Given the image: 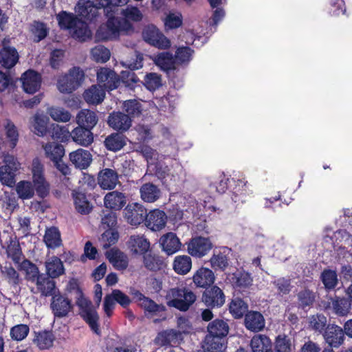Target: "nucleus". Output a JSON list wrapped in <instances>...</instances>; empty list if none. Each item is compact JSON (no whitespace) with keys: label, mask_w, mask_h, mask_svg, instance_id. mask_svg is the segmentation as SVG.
I'll list each match as a JSON object with an SVG mask.
<instances>
[{"label":"nucleus","mask_w":352,"mask_h":352,"mask_svg":"<svg viewBox=\"0 0 352 352\" xmlns=\"http://www.w3.org/2000/svg\"><path fill=\"white\" fill-rule=\"evenodd\" d=\"M167 305L179 311H186L195 302V294L186 288H172L166 296Z\"/></svg>","instance_id":"nucleus-1"},{"label":"nucleus","mask_w":352,"mask_h":352,"mask_svg":"<svg viewBox=\"0 0 352 352\" xmlns=\"http://www.w3.org/2000/svg\"><path fill=\"white\" fill-rule=\"evenodd\" d=\"M85 73L79 67H73L68 73L61 76L57 82V87L60 93L71 94L82 83Z\"/></svg>","instance_id":"nucleus-2"},{"label":"nucleus","mask_w":352,"mask_h":352,"mask_svg":"<svg viewBox=\"0 0 352 352\" xmlns=\"http://www.w3.org/2000/svg\"><path fill=\"white\" fill-rule=\"evenodd\" d=\"M144 41L152 47L161 50H168L171 47L170 40L155 25L146 26L142 31Z\"/></svg>","instance_id":"nucleus-3"},{"label":"nucleus","mask_w":352,"mask_h":352,"mask_svg":"<svg viewBox=\"0 0 352 352\" xmlns=\"http://www.w3.org/2000/svg\"><path fill=\"white\" fill-rule=\"evenodd\" d=\"M32 183L37 195L43 199L50 193V184L44 174V166L38 158L32 161Z\"/></svg>","instance_id":"nucleus-4"},{"label":"nucleus","mask_w":352,"mask_h":352,"mask_svg":"<svg viewBox=\"0 0 352 352\" xmlns=\"http://www.w3.org/2000/svg\"><path fill=\"white\" fill-rule=\"evenodd\" d=\"M143 60L142 54L140 53L136 54L135 58L131 60L128 65L129 70L121 72L120 82L130 90H134L135 87H140L142 83L133 70L142 67Z\"/></svg>","instance_id":"nucleus-5"},{"label":"nucleus","mask_w":352,"mask_h":352,"mask_svg":"<svg viewBox=\"0 0 352 352\" xmlns=\"http://www.w3.org/2000/svg\"><path fill=\"white\" fill-rule=\"evenodd\" d=\"M133 299L144 311L145 316L152 318L159 316L166 309L163 304H157L149 297L146 296L139 290H134L132 293Z\"/></svg>","instance_id":"nucleus-6"},{"label":"nucleus","mask_w":352,"mask_h":352,"mask_svg":"<svg viewBox=\"0 0 352 352\" xmlns=\"http://www.w3.org/2000/svg\"><path fill=\"white\" fill-rule=\"evenodd\" d=\"M77 306L79 308L80 316L88 324L91 331L97 335H100L99 316L91 301L86 299L82 302L80 301Z\"/></svg>","instance_id":"nucleus-7"},{"label":"nucleus","mask_w":352,"mask_h":352,"mask_svg":"<svg viewBox=\"0 0 352 352\" xmlns=\"http://www.w3.org/2000/svg\"><path fill=\"white\" fill-rule=\"evenodd\" d=\"M186 245L188 254L196 258H203L213 248L210 239L201 236L192 237Z\"/></svg>","instance_id":"nucleus-8"},{"label":"nucleus","mask_w":352,"mask_h":352,"mask_svg":"<svg viewBox=\"0 0 352 352\" xmlns=\"http://www.w3.org/2000/svg\"><path fill=\"white\" fill-rule=\"evenodd\" d=\"M98 85L107 91L117 89L120 84V76L109 67H101L97 69Z\"/></svg>","instance_id":"nucleus-9"},{"label":"nucleus","mask_w":352,"mask_h":352,"mask_svg":"<svg viewBox=\"0 0 352 352\" xmlns=\"http://www.w3.org/2000/svg\"><path fill=\"white\" fill-rule=\"evenodd\" d=\"M201 301L208 308H220L226 302V295L219 287L212 285L205 289L201 295Z\"/></svg>","instance_id":"nucleus-10"},{"label":"nucleus","mask_w":352,"mask_h":352,"mask_svg":"<svg viewBox=\"0 0 352 352\" xmlns=\"http://www.w3.org/2000/svg\"><path fill=\"white\" fill-rule=\"evenodd\" d=\"M52 296L50 308L54 317L61 318L67 316L73 309L72 300L66 296V294L60 292L54 293Z\"/></svg>","instance_id":"nucleus-11"},{"label":"nucleus","mask_w":352,"mask_h":352,"mask_svg":"<svg viewBox=\"0 0 352 352\" xmlns=\"http://www.w3.org/2000/svg\"><path fill=\"white\" fill-rule=\"evenodd\" d=\"M183 340L181 331L168 329L158 332L155 338V343L160 346H175L180 344Z\"/></svg>","instance_id":"nucleus-12"},{"label":"nucleus","mask_w":352,"mask_h":352,"mask_svg":"<svg viewBox=\"0 0 352 352\" xmlns=\"http://www.w3.org/2000/svg\"><path fill=\"white\" fill-rule=\"evenodd\" d=\"M146 215V208L139 203L129 204L124 208V217L132 226H138L145 222Z\"/></svg>","instance_id":"nucleus-13"},{"label":"nucleus","mask_w":352,"mask_h":352,"mask_svg":"<svg viewBox=\"0 0 352 352\" xmlns=\"http://www.w3.org/2000/svg\"><path fill=\"white\" fill-rule=\"evenodd\" d=\"M19 166V164L14 161L13 157L6 160V164L0 167V181L3 185L8 187L15 185V176Z\"/></svg>","instance_id":"nucleus-14"},{"label":"nucleus","mask_w":352,"mask_h":352,"mask_svg":"<svg viewBox=\"0 0 352 352\" xmlns=\"http://www.w3.org/2000/svg\"><path fill=\"white\" fill-rule=\"evenodd\" d=\"M192 280L196 287L206 289L214 285L216 276L212 269L201 266L194 272Z\"/></svg>","instance_id":"nucleus-15"},{"label":"nucleus","mask_w":352,"mask_h":352,"mask_svg":"<svg viewBox=\"0 0 352 352\" xmlns=\"http://www.w3.org/2000/svg\"><path fill=\"white\" fill-rule=\"evenodd\" d=\"M21 80L23 91L27 94H34L39 90L42 79L38 72L28 69L22 74Z\"/></svg>","instance_id":"nucleus-16"},{"label":"nucleus","mask_w":352,"mask_h":352,"mask_svg":"<svg viewBox=\"0 0 352 352\" xmlns=\"http://www.w3.org/2000/svg\"><path fill=\"white\" fill-rule=\"evenodd\" d=\"M228 280L232 287L237 290H245L248 289L253 283L252 275L243 270H237L236 272L229 274Z\"/></svg>","instance_id":"nucleus-17"},{"label":"nucleus","mask_w":352,"mask_h":352,"mask_svg":"<svg viewBox=\"0 0 352 352\" xmlns=\"http://www.w3.org/2000/svg\"><path fill=\"white\" fill-rule=\"evenodd\" d=\"M107 124L113 129L122 133L129 129L132 120L129 115L123 112L113 111L108 116Z\"/></svg>","instance_id":"nucleus-18"},{"label":"nucleus","mask_w":352,"mask_h":352,"mask_svg":"<svg viewBox=\"0 0 352 352\" xmlns=\"http://www.w3.org/2000/svg\"><path fill=\"white\" fill-rule=\"evenodd\" d=\"M326 342L331 348L339 347L344 340V330L336 324H328L323 333Z\"/></svg>","instance_id":"nucleus-19"},{"label":"nucleus","mask_w":352,"mask_h":352,"mask_svg":"<svg viewBox=\"0 0 352 352\" xmlns=\"http://www.w3.org/2000/svg\"><path fill=\"white\" fill-rule=\"evenodd\" d=\"M244 326L248 330L254 333L261 331L265 327V318L260 311L249 310L245 314Z\"/></svg>","instance_id":"nucleus-20"},{"label":"nucleus","mask_w":352,"mask_h":352,"mask_svg":"<svg viewBox=\"0 0 352 352\" xmlns=\"http://www.w3.org/2000/svg\"><path fill=\"white\" fill-rule=\"evenodd\" d=\"M115 14L113 12L105 13L108 17L105 25L111 30V35L116 39L119 37L120 32L131 29L132 25L129 21L124 19L115 17Z\"/></svg>","instance_id":"nucleus-21"},{"label":"nucleus","mask_w":352,"mask_h":352,"mask_svg":"<svg viewBox=\"0 0 352 352\" xmlns=\"http://www.w3.org/2000/svg\"><path fill=\"white\" fill-rule=\"evenodd\" d=\"M230 181L231 187L230 192L231 199L235 204H243L245 201V197L249 194L247 182L244 179H236L234 178Z\"/></svg>","instance_id":"nucleus-22"},{"label":"nucleus","mask_w":352,"mask_h":352,"mask_svg":"<svg viewBox=\"0 0 352 352\" xmlns=\"http://www.w3.org/2000/svg\"><path fill=\"white\" fill-rule=\"evenodd\" d=\"M150 242L144 235H131L127 241V247L135 255L144 256L149 251Z\"/></svg>","instance_id":"nucleus-23"},{"label":"nucleus","mask_w":352,"mask_h":352,"mask_svg":"<svg viewBox=\"0 0 352 352\" xmlns=\"http://www.w3.org/2000/svg\"><path fill=\"white\" fill-rule=\"evenodd\" d=\"M118 173L111 168H103L98 175V184L102 189L112 190L116 188L118 181Z\"/></svg>","instance_id":"nucleus-24"},{"label":"nucleus","mask_w":352,"mask_h":352,"mask_svg":"<svg viewBox=\"0 0 352 352\" xmlns=\"http://www.w3.org/2000/svg\"><path fill=\"white\" fill-rule=\"evenodd\" d=\"M166 220L167 217L164 211L155 209L147 213L144 223L146 226L151 230L159 231L164 228Z\"/></svg>","instance_id":"nucleus-25"},{"label":"nucleus","mask_w":352,"mask_h":352,"mask_svg":"<svg viewBox=\"0 0 352 352\" xmlns=\"http://www.w3.org/2000/svg\"><path fill=\"white\" fill-rule=\"evenodd\" d=\"M54 278L48 274L41 273L38 278L34 281L36 289L42 296L47 297L52 296L56 289V283Z\"/></svg>","instance_id":"nucleus-26"},{"label":"nucleus","mask_w":352,"mask_h":352,"mask_svg":"<svg viewBox=\"0 0 352 352\" xmlns=\"http://www.w3.org/2000/svg\"><path fill=\"white\" fill-rule=\"evenodd\" d=\"M229 249L223 248L219 251H214L209 262L214 271L224 272L229 265Z\"/></svg>","instance_id":"nucleus-27"},{"label":"nucleus","mask_w":352,"mask_h":352,"mask_svg":"<svg viewBox=\"0 0 352 352\" xmlns=\"http://www.w3.org/2000/svg\"><path fill=\"white\" fill-rule=\"evenodd\" d=\"M160 243L162 250L168 255H172L179 251L182 245L179 238L173 232L162 235L160 239Z\"/></svg>","instance_id":"nucleus-28"},{"label":"nucleus","mask_w":352,"mask_h":352,"mask_svg":"<svg viewBox=\"0 0 352 352\" xmlns=\"http://www.w3.org/2000/svg\"><path fill=\"white\" fill-rule=\"evenodd\" d=\"M100 7L97 6L94 1L88 0L82 4H78L77 12L78 15L89 22L97 19L100 15Z\"/></svg>","instance_id":"nucleus-29"},{"label":"nucleus","mask_w":352,"mask_h":352,"mask_svg":"<svg viewBox=\"0 0 352 352\" xmlns=\"http://www.w3.org/2000/svg\"><path fill=\"white\" fill-rule=\"evenodd\" d=\"M126 203V198L123 192L114 190L108 192L104 198V206L113 210H120Z\"/></svg>","instance_id":"nucleus-30"},{"label":"nucleus","mask_w":352,"mask_h":352,"mask_svg":"<svg viewBox=\"0 0 352 352\" xmlns=\"http://www.w3.org/2000/svg\"><path fill=\"white\" fill-rule=\"evenodd\" d=\"M70 135L74 142L83 146H89L94 141V135L90 129L81 125L73 129Z\"/></svg>","instance_id":"nucleus-31"},{"label":"nucleus","mask_w":352,"mask_h":352,"mask_svg":"<svg viewBox=\"0 0 352 352\" xmlns=\"http://www.w3.org/2000/svg\"><path fill=\"white\" fill-rule=\"evenodd\" d=\"M153 60L161 70L168 72L176 69L173 54L170 52H159L154 55Z\"/></svg>","instance_id":"nucleus-32"},{"label":"nucleus","mask_w":352,"mask_h":352,"mask_svg":"<svg viewBox=\"0 0 352 352\" xmlns=\"http://www.w3.org/2000/svg\"><path fill=\"white\" fill-rule=\"evenodd\" d=\"M143 265L146 269L151 272L161 270L166 265L162 256L151 250L143 256Z\"/></svg>","instance_id":"nucleus-33"},{"label":"nucleus","mask_w":352,"mask_h":352,"mask_svg":"<svg viewBox=\"0 0 352 352\" xmlns=\"http://www.w3.org/2000/svg\"><path fill=\"white\" fill-rule=\"evenodd\" d=\"M33 342L41 350H46L52 347L55 336L50 330L34 331Z\"/></svg>","instance_id":"nucleus-34"},{"label":"nucleus","mask_w":352,"mask_h":352,"mask_svg":"<svg viewBox=\"0 0 352 352\" xmlns=\"http://www.w3.org/2000/svg\"><path fill=\"white\" fill-rule=\"evenodd\" d=\"M69 160L80 169H86L92 161V156L89 151L78 148L69 153Z\"/></svg>","instance_id":"nucleus-35"},{"label":"nucleus","mask_w":352,"mask_h":352,"mask_svg":"<svg viewBox=\"0 0 352 352\" xmlns=\"http://www.w3.org/2000/svg\"><path fill=\"white\" fill-rule=\"evenodd\" d=\"M105 255L116 269L124 270L127 268L129 265L127 256L120 250L111 248L110 250L107 251Z\"/></svg>","instance_id":"nucleus-36"},{"label":"nucleus","mask_w":352,"mask_h":352,"mask_svg":"<svg viewBox=\"0 0 352 352\" xmlns=\"http://www.w3.org/2000/svg\"><path fill=\"white\" fill-rule=\"evenodd\" d=\"M226 338L207 334L204 344V352H223L226 349Z\"/></svg>","instance_id":"nucleus-37"},{"label":"nucleus","mask_w":352,"mask_h":352,"mask_svg":"<svg viewBox=\"0 0 352 352\" xmlns=\"http://www.w3.org/2000/svg\"><path fill=\"white\" fill-rule=\"evenodd\" d=\"M140 194V198L144 202L154 203L160 197L161 190L157 186L147 182L141 186Z\"/></svg>","instance_id":"nucleus-38"},{"label":"nucleus","mask_w":352,"mask_h":352,"mask_svg":"<svg viewBox=\"0 0 352 352\" xmlns=\"http://www.w3.org/2000/svg\"><path fill=\"white\" fill-rule=\"evenodd\" d=\"M252 352H274L270 338L264 334H257L250 341Z\"/></svg>","instance_id":"nucleus-39"},{"label":"nucleus","mask_w":352,"mask_h":352,"mask_svg":"<svg viewBox=\"0 0 352 352\" xmlns=\"http://www.w3.org/2000/svg\"><path fill=\"white\" fill-rule=\"evenodd\" d=\"M19 54L14 47H3L0 50V64L6 69H11L19 60Z\"/></svg>","instance_id":"nucleus-40"},{"label":"nucleus","mask_w":352,"mask_h":352,"mask_svg":"<svg viewBox=\"0 0 352 352\" xmlns=\"http://www.w3.org/2000/svg\"><path fill=\"white\" fill-rule=\"evenodd\" d=\"M83 98L89 104H98L105 97V90L98 85H91L83 93Z\"/></svg>","instance_id":"nucleus-41"},{"label":"nucleus","mask_w":352,"mask_h":352,"mask_svg":"<svg viewBox=\"0 0 352 352\" xmlns=\"http://www.w3.org/2000/svg\"><path fill=\"white\" fill-rule=\"evenodd\" d=\"M6 253L8 258H10L15 264H19L21 262L23 254L20 243L16 236H10L9 240L7 241V246L6 248Z\"/></svg>","instance_id":"nucleus-42"},{"label":"nucleus","mask_w":352,"mask_h":352,"mask_svg":"<svg viewBox=\"0 0 352 352\" xmlns=\"http://www.w3.org/2000/svg\"><path fill=\"white\" fill-rule=\"evenodd\" d=\"M46 274L52 278H56L65 274V267L60 258L53 256L45 262Z\"/></svg>","instance_id":"nucleus-43"},{"label":"nucleus","mask_w":352,"mask_h":352,"mask_svg":"<svg viewBox=\"0 0 352 352\" xmlns=\"http://www.w3.org/2000/svg\"><path fill=\"white\" fill-rule=\"evenodd\" d=\"M72 197L75 208L78 212L82 214H87L92 210V206L87 199L85 193L77 191L76 190L72 192Z\"/></svg>","instance_id":"nucleus-44"},{"label":"nucleus","mask_w":352,"mask_h":352,"mask_svg":"<svg viewBox=\"0 0 352 352\" xmlns=\"http://www.w3.org/2000/svg\"><path fill=\"white\" fill-rule=\"evenodd\" d=\"M18 269L25 272V278L31 283H34L41 274L37 265L27 258L18 264Z\"/></svg>","instance_id":"nucleus-45"},{"label":"nucleus","mask_w":352,"mask_h":352,"mask_svg":"<svg viewBox=\"0 0 352 352\" xmlns=\"http://www.w3.org/2000/svg\"><path fill=\"white\" fill-rule=\"evenodd\" d=\"M98 118L96 113L89 109L80 110L76 116L78 125L90 129V131L96 125Z\"/></svg>","instance_id":"nucleus-46"},{"label":"nucleus","mask_w":352,"mask_h":352,"mask_svg":"<svg viewBox=\"0 0 352 352\" xmlns=\"http://www.w3.org/2000/svg\"><path fill=\"white\" fill-rule=\"evenodd\" d=\"M58 25L62 30H68L72 31L80 19L74 13L68 12L67 11H60L56 15Z\"/></svg>","instance_id":"nucleus-47"},{"label":"nucleus","mask_w":352,"mask_h":352,"mask_svg":"<svg viewBox=\"0 0 352 352\" xmlns=\"http://www.w3.org/2000/svg\"><path fill=\"white\" fill-rule=\"evenodd\" d=\"M126 139L125 135L121 132L113 133L105 138L104 142L109 151H118L126 144Z\"/></svg>","instance_id":"nucleus-48"},{"label":"nucleus","mask_w":352,"mask_h":352,"mask_svg":"<svg viewBox=\"0 0 352 352\" xmlns=\"http://www.w3.org/2000/svg\"><path fill=\"white\" fill-rule=\"evenodd\" d=\"M72 37L80 41L85 42L91 38L92 33L88 25L80 19L71 31Z\"/></svg>","instance_id":"nucleus-49"},{"label":"nucleus","mask_w":352,"mask_h":352,"mask_svg":"<svg viewBox=\"0 0 352 352\" xmlns=\"http://www.w3.org/2000/svg\"><path fill=\"white\" fill-rule=\"evenodd\" d=\"M329 300L330 302L329 303H331L333 310L338 316H344L349 313L351 302L349 299L336 296L334 298L331 297Z\"/></svg>","instance_id":"nucleus-50"},{"label":"nucleus","mask_w":352,"mask_h":352,"mask_svg":"<svg viewBox=\"0 0 352 352\" xmlns=\"http://www.w3.org/2000/svg\"><path fill=\"white\" fill-rule=\"evenodd\" d=\"M174 271L180 275L188 274L192 268V259L188 255L175 256L173 263Z\"/></svg>","instance_id":"nucleus-51"},{"label":"nucleus","mask_w":352,"mask_h":352,"mask_svg":"<svg viewBox=\"0 0 352 352\" xmlns=\"http://www.w3.org/2000/svg\"><path fill=\"white\" fill-rule=\"evenodd\" d=\"M208 334L221 336L226 338L229 332L228 322L222 319H215L209 322L208 327Z\"/></svg>","instance_id":"nucleus-52"},{"label":"nucleus","mask_w":352,"mask_h":352,"mask_svg":"<svg viewBox=\"0 0 352 352\" xmlns=\"http://www.w3.org/2000/svg\"><path fill=\"white\" fill-rule=\"evenodd\" d=\"M45 156L52 162L60 160L65 155V148L62 144L48 142L43 146Z\"/></svg>","instance_id":"nucleus-53"},{"label":"nucleus","mask_w":352,"mask_h":352,"mask_svg":"<svg viewBox=\"0 0 352 352\" xmlns=\"http://www.w3.org/2000/svg\"><path fill=\"white\" fill-rule=\"evenodd\" d=\"M43 241L48 248L55 249L62 244L60 233L56 227H51L46 230Z\"/></svg>","instance_id":"nucleus-54"},{"label":"nucleus","mask_w":352,"mask_h":352,"mask_svg":"<svg viewBox=\"0 0 352 352\" xmlns=\"http://www.w3.org/2000/svg\"><path fill=\"white\" fill-rule=\"evenodd\" d=\"M248 309L247 302L240 298L232 299L229 305V311L236 319L245 317V314L249 311Z\"/></svg>","instance_id":"nucleus-55"},{"label":"nucleus","mask_w":352,"mask_h":352,"mask_svg":"<svg viewBox=\"0 0 352 352\" xmlns=\"http://www.w3.org/2000/svg\"><path fill=\"white\" fill-rule=\"evenodd\" d=\"M320 280L325 289L331 291L334 289L338 284L337 272L330 269H324L320 275Z\"/></svg>","instance_id":"nucleus-56"},{"label":"nucleus","mask_w":352,"mask_h":352,"mask_svg":"<svg viewBox=\"0 0 352 352\" xmlns=\"http://www.w3.org/2000/svg\"><path fill=\"white\" fill-rule=\"evenodd\" d=\"M294 344L290 337L285 333L278 335L274 340V352H292Z\"/></svg>","instance_id":"nucleus-57"},{"label":"nucleus","mask_w":352,"mask_h":352,"mask_svg":"<svg viewBox=\"0 0 352 352\" xmlns=\"http://www.w3.org/2000/svg\"><path fill=\"white\" fill-rule=\"evenodd\" d=\"M15 189L19 197L23 200L30 199L34 195L35 188L29 181H20L16 184Z\"/></svg>","instance_id":"nucleus-58"},{"label":"nucleus","mask_w":352,"mask_h":352,"mask_svg":"<svg viewBox=\"0 0 352 352\" xmlns=\"http://www.w3.org/2000/svg\"><path fill=\"white\" fill-rule=\"evenodd\" d=\"M30 32L34 37V41L38 43L47 37L49 34V28L45 23L34 21L30 25Z\"/></svg>","instance_id":"nucleus-59"},{"label":"nucleus","mask_w":352,"mask_h":352,"mask_svg":"<svg viewBox=\"0 0 352 352\" xmlns=\"http://www.w3.org/2000/svg\"><path fill=\"white\" fill-rule=\"evenodd\" d=\"M297 299L298 307L305 309L313 305L316 300V294L313 291L305 288L298 293Z\"/></svg>","instance_id":"nucleus-60"},{"label":"nucleus","mask_w":352,"mask_h":352,"mask_svg":"<svg viewBox=\"0 0 352 352\" xmlns=\"http://www.w3.org/2000/svg\"><path fill=\"white\" fill-rule=\"evenodd\" d=\"M65 291L67 294L74 296L76 305L80 301L82 302L87 299L84 296V294L80 287L78 281L76 278H72L69 280L66 286Z\"/></svg>","instance_id":"nucleus-61"},{"label":"nucleus","mask_w":352,"mask_h":352,"mask_svg":"<svg viewBox=\"0 0 352 352\" xmlns=\"http://www.w3.org/2000/svg\"><path fill=\"white\" fill-rule=\"evenodd\" d=\"M122 109L126 115H129L131 119L139 117L142 114V107L137 100H128L124 102Z\"/></svg>","instance_id":"nucleus-62"},{"label":"nucleus","mask_w":352,"mask_h":352,"mask_svg":"<svg viewBox=\"0 0 352 352\" xmlns=\"http://www.w3.org/2000/svg\"><path fill=\"white\" fill-rule=\"evenodd\" d=\"M1 273L7 282L12 286L19 285L21 282L19 274L11 264L5 265L1 269Z\"/></svg>","instance_id":"nucleus-63"},{"label":"nucleus","mask_w":352,"mask_h":352,"mask_svg":"<svg viewBox=\"0 0 352 352\" xmlns=\"http://www.w3.org/2000/svg\"><path fill=\"white\" fill-rule=\"evenodd\" d=\"M47 113L55 121L67 122L71 119V113L64 108L51 107L48 108Z\"/></svg>","instance_id":"nucleus-64"}]
</instances>
